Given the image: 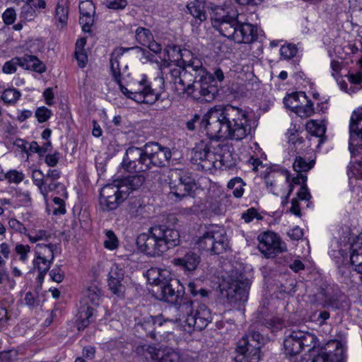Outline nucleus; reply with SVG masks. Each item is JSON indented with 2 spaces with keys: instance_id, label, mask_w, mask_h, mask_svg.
I'll use <instances>...</instances> for the list:
<instances>
[{
  "instance_id": "f257e3e1",
  "label": "nucleus",
  "mask_w": 362,
  "mask_h": 362,
  "mask_svg": "<svg viewBox=\"0 0 362 362\" xmlns=\"http://www.w3.org/2000/svg\"><path fill=\"white\" fill-rule=\"evenodd\" d=\"M210 139L241 141L252 134L248 114L238 107L227 105L211 108L200 122Z\"/></svg>"
},
{
  "instance_id": "f03ea898",
  "label": "nucleus",
  "mask_w": 362,
  "mask_h": 362,
  "mask_svg": "<svg viewBox=\"0 0 362 362\" xmlns=\"http://www.w3.org/2000/svg\"><path fill=\"white\" fill-rule=\"evenodd\" d=\"M238 11L232 7L217 6L211 17L213 27L223 36L237 43H251L257 38V28L238 19Z\"/></svg>"
},
{
  "instance_id": "7ed1b4c3",
  "label": "nucleus",
  "mask_w": 362,
  "mask_h": 362,
  "mask_svg": "<svg viewBox=\"0 0 362 362\" xmlns=\"http://www.w3.org/2000/svg\"><path fill=\"white\" fill-rule=\"evenodd\" d=\"M132 49H136L143 52L144 49L139 47H120L114 50L110 58V70L115 81L119 86L120 90L127 98H131L138 103H146L152 105L160 98V93L163 90L164 81L162 78H158L160 83V89L157 90L151 87V83L146 78H142L138 84V87L133 90H129L121 82V71L119 64L118 57L122 56L124 52Z\"/></svg>"
},
{
  "instance_id": "20e7f679",
  "label": "nucleus",
  "mask_w": 362,
  "mask_h": 362,
  "mask_svg": "<svg viewBox=\"0 0 362 362\" xmlns=\"http://www.w3.org/2000/svg\"><path fill=\"white\" fill-rule=\"evenodd\" d=\"M180 243V233L166 225H156L147 233L140 234L136 245L141 252L148 257H160Z\"/></svg>"
},
{
  "instance_id": "39448f33",
  "label": "nucleus",
  "mask_w": 362,
  "mask_h": 362,
  "mask_svg": "<svg viewBox=\"0 0 362 362\" xmlns=\"http://www.w3.org/2000/svg\"><path fill=\"white\" fill-rule=\"evenodd\" d=\"M265 339L256 324L251 325L236 344L235 362H259Z\"/></svg>"
},
{
  "instance_id": "423d86ee",
  "label": "nucleus",
  "mask_w": 362,
  "mask_h": 362,
  "mask_svg": "<svg viewBox=\"0 0 362 362\" xmlns=\"http://www.w3.org/2000/svg\"><path fill=\"white\" fill-rule=\"evenodd\" d=\"M174 308L179 313L174 318V323H178L184 320L189 327L202 331L212 320L211 310L204 304H199L189 300H184Z\"/></svg>"
},
{
  "instance_id": "0eeeda50",
  "label": "nucleus",
  "mask_w": 362,
  "mask_h": 362,
  "mask_svg": "<svg viewBox=\"0 0 362 362\" xmlns=\"http://www.w3.org/2000/svg\"><path fill=\"white\" fill-rule=\"evenodd\" d=\"M249 288V280L238 272H232L221 285L222 296L231 306L238 309L247 300Z\"/></svg>"
},
{
  "instance_id": "6e6552de",
  "label": "nucleus",
  "mask_w": 362,
  "mask_h": 362,
  "mask_svg": "<svg viewBox=\"0 0 362 362\" xmlns=\"http://www.w3.org/2000/svg\"><path fill=\"white\" fill-rule=\"evenodd\" d=\"M196 244L201 250L209 252L212 255H218L226 250L228 241L223 228L211 226L206 228L198 238Z\"/></svg>"
},
{
  "instance_id": "1a4fd4ad",
  "label": "nucleus",
  "mask_w": 362,
  "mask_h": 362,
  "mask_svg": "<svg viewBox=\"0 0 362 362\" xmlns=\"http://www.w3.org/2000/svg\"><path fill=\"white\" fill-rule=\"evenodd\" d=\"M124 187L119 185V181L105 185L100 193V205L103 211L116 209L128 197Z\"/></svg>"
},
{
  "instance_id": "9d476101",
  "label": "nucleus",
  "mask_w": 362,
  "mask_h": 362,
  "mask_svg": "<svg viewBox=\"0 0 362 362\" xmlns=\"http://www.w3.org/2000/svg\"><path fill=\"white\" fill-rule=\"evenodd\" d=\"M190 160L202 170H212L217 162L216 146L212 147L208 141H200L192 149Z\"/></svg>"
},
{
  "instance_id": "9b49d317",
  "label": "nucleus",
  "mask_w": 362,
  "mask_h": 362,
  "mask_svg": "<svg viewBox=\"0 0 362 362\" xmlns=\"http://www.w3.org/2000/svg\"><path fill=\"white\" fill-rule=\"evenodd\" d=\"M164 54L163 65L168 64V63H181V64H184L192 69L201 66L202 61L194 57L190 50L181 49L177 45H168L164 49Z\"/></svg>"
},
{
  "instance_id": "f8f14e48",
  "label": "nucleus",
  "mask_w": 362,
  "mask_h": 362,
  "mask_svg": "<svg viewBox=\"0 0 362 362\" xmlns=\"http://www.w3.org/2000/svg\"><path fill=\"white\" fill-rule=\"evenodd\" d=\"M156 269H151L147 272L148 280L152 279V283L158 287L160 299L168 303H174L179 297L178 291H175L174 286L177 284L176 280L168 281L163 278V273Z\"/></svg>"
},
{
  "instance_id": "ddd939ff",
  "label": "nucleus",
  "mask_w": 362,
  "mask_h": 362,
  "mask_svg": "<svg viewBox=\"0 0 362 362\" xmlns=\"http://www.w3.org/2000/svg\"><path fill=\"white\" fill-rule=\"evenodd\" d=\"M168 322H173V320L172 318L165 317L163 314L156 316L151 315L137 322L135 325V329L141 337L146 336L156 339L157 335L163 331V326Z\"/></svg>"
},
{
  "instance_id": "4468645a",
  "label": "nucleus",
  "mask_w": 362,
  "mask_h": 362,
  "mask_svg": "<svg viewBox=\"0 0 362 362\" xmlns=\"http://www.w3.org/2000/svg\"><path fill=\"white\" fill-rule=\"evenodd\" d=\"M122 167L127 172H145L149 170L144 147L130 146L126 150Z\"/></svg>"
},
{
  "instance_id": "2eb2a0df",
  "label": "nucleus",
  "mask_w": 362,
  "mask_h": 362,
  "mask_svg": "<svg viewBox=\"0 0 362 362\" xmlns=\"http://www.w3.org/2000/svg\"><path fill=\"white\" fill-rule=\"evenodd\" d=\"M196 73V76L199 77L197 86L195 90H199V93L202 97V100L206 102L213 100L218 93L217 87L213 84L214 81L213 76L206 71L201 62V66L192 69Z\"/></svg>"
},
{
  "instance_id": "dca6fc26",
  "label": "nucleus",
  "mask_w": 362,
  "mask_h": 362,
  "mask_svg": "<svg viewBox=\"0 0 362 362\" xmlns=\"http://www.w3.org/2000/svg\"><path fill=\"white\" fill-rule=\"evenodd\" d=\"M144 151L146 156L149 170L153 167L165 166L172 156L168 148L163 147L156 142L146 144L144 146Z\"/></svg>"
},
{
  "instance_id": "f3484780",
  "label": "nucleus",
  "mask_w": 362,
  "mask_h": 362,
  "mask_svg": "<svg viewBox=\"0 0 362 362\" xmlns=\"http://www.w3.org/2000/svg\"><path fill=\"white\" fill-rule=\"evenodd\" d=\"M349 151L352 155L362 153V109L355 111L349 125Z\"/></svg>"
},
{
  "instance_id": "a211bd4d",
  "label": "nucleus",
  "mask_w": 362,
  "mask_h": 362,
  "mask_svg": "<svg viewBox=\"0 0 362 362\" xmlns=\"http://www.w3.org/2000/svg\"><path fill=\"white\" fill-rule=\"evenodd\" d=\"M258 240L259 250L268 258L286 250V245L275 233L265 232L259 235Z\"/></svg>"
},
{
  "instance_id": "6ab92c4d",
  "label": "nucleus",
  "mask_w": 362,
  "mask_h": 362,
  "mask_svg": "<svg viewBox=\"0 0 362 362\" xmlns=\"http://www.w3.org/2000/svg\"><path fill=\"white\" fill-rule=\"evenodd\" d=\"M312 362H345L344 347L338 341L329 342Z\"/></svg>"
},
{
  "instance_id": "aec40b11",
  "label": "nucleus",
  "mask_w": 362,
  "mask_h": 362,
  "mask_svg": "<svg viewBox=\"0 0 362 362\" xmlns=\"http://www.w3.org/2000/svg\"><path fill=\"white\" fill-rule=\"evenodd\" d=\"M201 262V256L196 252L189 250L182 257H175L172 263L185 273L197 270Z\"/></svg>"
},
{
  "instance_id": "412c9836",
  "label": "nucleus",
  "mask_w": 362,
  "mask_h": 362,
  "mask_svg": "<svg viewBox=\"0 0 362 362\" xmlns=\"http://www.w3.org/2000/svg\"><path fill=\"white\" fill-rule=\"evenodd\" d=\"M216 159L217 162L214 166L215 169L225 167L230 168L236 165L235 155L230 151L228 145L218 144L216 146Z\"/></svg>"
},
{
  "instance_id": "4be33fe9",
  "label": "nucleus",
  "mask_w": 362,
  "mask_h": 362,
  "mask_svg": "<svg viewBox=\"0 0 362 362\" xmlns=\"http://www.w3.org/2000/svg\"><path fill=\"white\" fill-rule=\"evenodd\" d=\"M198 81L199 77L196 76V73L192 69L185 66L181 78H178V85L176 90L182 93H192L195 90Z\"/></svg>"
},
{
  "instance_id": "5701e85b",
  "label": "nucleus",
  "mask_w": 362,
  "mask_h": 362,
  "mask_svg": "<svg viewBox=\"0 0 362 362\" xmlns=\"http://www.w3.org/2000/svg\"><path fill=\"white\" fill-rule=\"evenodd\" d=\"M288 180L289 175L286 172L285 174L270 172L264 178L267 187L275 195H279L280 194L281 187H284L285 182H288Z\"/></svg>"
},
{
  "instance_id": "b1692460",
  "label": "nucleus",
  "mask_w": 362,
  "mask_h": 362,
  "mask_svg": "<svg viewBox=\"0 0 362 362\" xmlns=\"http://www.w3.org/2000/svg\"><path fill=\"white\" fill-rule=\"evenodd\" d=\"M350 261L354 269L361 274L362 281V233L354 240L350 247Z\"/></svg>"
},
{
  "instance_id": "393cba45",
  "label": "nucleus",
  "mask_w": 362,
  "mask_h": 362,
  "mask_svg": "<svg viewBox=\"0 0 362 362\" xmlns=\"http://www.w3.org/2000/svg\"><path fill=\"white\" fill-rule=\"evenodd\" d=\"M300 330L293 331L286 337L284 341V347L286 355L296 356L301 352L300 343L303 342L300 341Z\"/></svg>"
},
{
  "instance_id": "a878e982",
  "label": "nucleus",
  "mask_w": 362,
  "mask_h": 362,
  "mask_svg": "<svg viewBox=\"0 0 362 362\" xmlns=\"http://www.w3.org/2000/svg\"><path fill=\"white\" fill-rule=\"evenodd\" d=\"M145 177L143 175H129L119 180V185L124 187V191L128 196L130 191L136 190L140 188L145 182Z\"/></svg>"
},
{
  "instance_id": "bb28decb",
  "label": "nucleus",
  "mask_w": 362,
  "mask_h": 362,
  "mask_svg": "<svg viewBox=\"0 0 362 362\" xmlns=\"http://www.w3.org/2000/svg\"><path fill=\"white\" fill-rule=\"evenodd\" d=\"M21 66L23 69L32 70L38 73L45 71V64L35 56L31 54H25L20 57Z\"/></svg>"
},
{
  "instance_id": "cd10ccee",
  "label": "nucleus",
  "mask_w": 362,
  "mask_h": 362,
  "mask_svg": "<svg viewBox=\"0 0 362 362\" xmlns=\"http://www.w3.org/2000/svg\"><path fill=\"white\" fill-rule=\"evenodd\" d=\"M170 176L171 179L184 185L187 187L194 189L196 185L192 173L188 170L176 168L171 170Z\"/></svg>"
},
{
  "instance_id": "c85d7f7f",
  "label": "nucleus",
  "mask_w": 362,
  "mask_h": 362,
  "mask_svg": "<svg viewBox=\"0 0 362 362\" xmlns=\"http://www.w3.org/2000/svg\"><path fill=\"white\" fill-rule=\"evenodd\" d=\"M190 14L196 19L204 21L206 19V6L205 0H194L187 4Z\"/></svg>"
},
{
  "instance_id": "c756f323",
  "label": "nucleus",
  "mask_w": 362,
  "mask_h": 362,
  "mask_svg": "<svg viewBox=\"0 0 362 362\" xmlns=\"http://www.w3.org/2000/svg\"><path fill=\"white\" fill-rule=\"evenodd\" d=\"M164 349H156L150 345H142L136 347L138 354L142 355L146 360L160 362Z\"/></svg>"
},
{
  "instance_id": "7c9ffc66",
  "label": "nucleus",
  "mask_w": 362,
  "mask_h": 362,
  "mask_svg": "<svg viewBox=\"0 0 362 362\" xmlns=\"http://www.w3.org/2000/svg\"><path fill=\"white\" fill-rule=\"evenodd\" d=\"M69 0H58L54 12V18L63 27L66 25L69 11Z\"/></svg>"
},
{
  "instance_id": "2f4dec72",
  "label": "nucleus",
  "mask_w": 362,
  "mask_h": 362,
  "mask_svg": "<svg viewBox=\"0 0 362 362\" xmlns=\"http://www.w3.org/2000/svg\"><path fill=\"white\" fill-rule=\"evenodd\" d=\"M94 309L90 306H81L76 321L78 330H83L93 321Z\"/></svg>"
},
{
  "instance_id": "473e14b6",
  "label": "nucleus",
  "mask_w": 362,
  "mask_h": 362,
  "mask_svg": "<svg viewBox=\"0 0 362 362\" xmlns=\"http://www.w3.org/2000/svg\"><path fill=\"white\" fill-rule=\"evenodd\" d=\"M169 185L170 188L169 195L172 197H174L176 201H180L184 197L189 196L193 190V189L187 187L173 179L170 180Z\"/></svg>"
},
{
  "instance_id": "72a5a7b5",
  "label": "nucleus",
  "mask_w": 362,
  "mask_h": 362,
  "mask_svg": "<svg viewBox=\"0 0 362 362\" xmlns=\"http://www.w3.org/2000/svg\"><path fill=\"white\" fill-rule=\"evenodd\" d=\"M318 294L322 296L326 305L334 309H339L341 307V294L339 293L332 294L329 291L323 288H320Z\"/></svg>"
},
{
  "instance_id": "f704fd0d",
  "label": "nucleus",
  "mask_w": 362,
  "mask_h": 362,
  "mask_svg": "<svg viewBox=\"0 0 362 362\" xmlns=\"http://www.w3.org/2000/svg\"><path fill=\"white\" fill-rule=\"evenodd\" d=\"M100 296L101 290L98 284L96 282L91 283L86 287L84 291V296L94 305L99 304Z\"/></svg>"
},
{
  "instance_id": "c9c22d12",
  "label": "nucleus",
  "mask_w": 362,
  "mask_h": 362,
  "mask_svg": "<svg viewBox=\"0 0 362 362\" xmlns=\"http://www.w3.org/2000/svg\"><path fill=\"white\" fill-rule=\"evenodd\" d=\"M144 209L143 204L141 199L136 197H131L129 199L126 210L132 217H138L142 214Z\"/></svg>"
},
{
  "instance_id": "e433bc0d",
  "label": "nucleus",
  "mask_w": 362,
  "mask_h": 362,
  "mask_svg": "<svg viewBox=\"0 0 362 362\" xmlns=\"http://www.w3.org/2000/svg\"><path fill=\"white\" fill-rule=\"evenodd\" d=\"M86 39L81 38L77 40L75 48V57L77 60L78 65L81 68H83L87 62L88 57L84 50L86 45Z\"/></svg>"
},
{
  "instance_id": "4c0bfd02",
  "label": "nucleus",
  "mask_w": 362,
  "mask_h": 362,
  "mask_svg": "<svg viewBox=\"0 0 362 362\" xmlns=\"http://www.w3.org/2000/svg\"><path fill=\"white\" fill-rule=\"evenodd\" d=\"M42 251L35 252V257L33 260V266L38 272H47L51 267L53 260L41 257L40 255H43Z\"/></svg>"
},
{
  "instance_id": "58836bf2",
  "label": "nucleus",
  "mask_w": 362,
  "mask_h": 362,
  "mask_svg": "<svg viewBox=\"0 0 362 362\" xmlns=\"http://www.w3.org/2000/svg\"><path fill=\"white\" fill-rule=\"evenodd\" d=\"M163 66L170 68L169 75L176 88L178 85V78H181L185 65L181 64V63H168V64Z\"/></svg>"
},
{
  "instance_id": "ea45409f",
  "label": "nucleus",
  "mask_w": 362,
  "mask_h": 362,
  "mask_svg": "<svg viewBox=\"0 0 362 362\" xmlns=\"http://www.w3.org/2000/svg\"><path fill=\"white\" fill-rule=\"evenodd\" d=\"M300 98L306 100V95L303 92L294 93L284 99V105L286 107L295 110L299 107Z\"/></svg>"
},
{
  "instance_id": "a19ab883",
  "label": "nucleus",
  "mask_w": 362,
  "mask_h": 362,
  "mask_svg": "<svg viewBox=\"0 0 362 362\" xmlns=\"http://www.w3.org/2000/svg\"><path fill=\"white\" fill-rule=\"evenodd\" d=\"M21 93L16 88L6 89L1 95V100L8 105H14L19 100Z\"/></svg>"
},
{
  "instance_id": "79ce46f5",
  "label": "nucleus",
  "mask_w": 362,
  "mask_h": 362,
  "mask_svg": "<svg viewBox=\"0 0 362 362\" xmlns=\"http://www.w3.org/2000/svg\"><path fill=\"white\" fill-rule=\"evenodd\" d=\"M244 183L241 178L235 177L230 180L228 183V188L233 189V194L235 197L240 198L244 192Z\"/></svg>"
},
{
  "instance_id": "37998d69",
  "label": "nucleus",
  "mask_w": 362,
  "mask_h": 362,
  "mask_svg": "<svg viewBox=\"0 0 362 362\" xmlns=\"http://www.w3.org/2000/svg\"><path fill=\"white\" fill-rule=\"evenodd\" d=\"M136 39L139 43L146 46L153 39V35L148 29L139 27L136 30Z\"/></svg>"
},
{
  "instance_id": "c03bdc74",
  "label": "nucleus",
  "mask_w": 362,
  "mask_h": 362,
  "mask_svg": "<svg viewBox=\"0 0 362 362\" xmlns=\"http://www.w3.org/2000/svg\"><path fill=\"white\" fill-rule=\"evenodd\" d=\"M57 249V246L53 244L45 245V244H37L36 245L35 252L42 251L44 252L43 255H40L41 257H45L46 259L50 258L49 259L54 260V251Z\"/></svg>"
},
{
  "instance_id": "a18cd8bd",
  "label": "nucleus",
  "mask_w": 362,
  "mask_h": 362,
  "mask_svg": "<svg viewBox=\"0 0 362 362\" xmlns=\"http://www.w3.org/2000/svg\"><path fill=\"white\" fill-rule=\"evenodd\" d=\"M106 239L104 240V247L110 250H114L119 246V240L112 230L105 233Z\"/></svg>"
},
{
  "instance_id": "49530a36",
  "label": "nucleus",
  "mask_w": 362,
  "mask_h": 362,
  "mask_svg": "<svg viewBox=\"0 0 362 362\" xmlns=\"http://www.w3.org/2000/svg\"><path fill=\"white\" fill-rule=\"evenodd\" d=\"M314 165V161L306 162L302 157L298 156L293 162V169L298 173L307 172Z\"/></svg>"
},
{
  "instance_id": "de8ad7c7",
  "label": "nucleus",
  "mask_w": 362,
  "mask_h": 362,
  "mask_svg": "<svg viewBox=\"0 0 362 362\" xmlns=\"http://www.w3.org/2000/svg\"><path fill=\"white\" fill-rule=\"evenodd\" d=\"M14 252L18 259L22 262H25L28 259V255L30 252V247L28 245L17 243L14 247Z\"/></svg>"
},
{
  "instance_id": "09e8293b",
  "label": "nucleus",
  "mask_w": 362,
  "mask_h": 362,
  "mask_svg": "<svg viewBox=\"0 0 362 362\" xmlns=\"http://www.w3.org/2000/svg\"><path fill=\"white\" fill-rule=\"evenodd\" d=\"M306 127L311 134L320 138L324 136L326 132V128L323 124H318L314 121L308 122Z\"/></svg>"
},
{
  "instance_id": "8fccbe9b",
  "label": "nucleus",
  "mask_w": 362,
  "mask_h": 362,
  "mask_svg": "<svg viewBox=\"0 0 362 362\" xmlns=\"http://www.w3.org/2000/svg\"><path fill=\"white\" fill-rule=\"evenodd\" d=\"M17 66H21L20 57H14L6 62L2 67V71L7 74L15 73L17 69Z\"/></svg>"
},
{
  "instance_id": "3c124183",
  "label": "nucleus",
  "mask_w": 362,
  "mask_h": 362,
  "mask_svg": "<svg viewBox=\"0 0 362 362\" xmlns=\"http://www.w3.org/2000/svg\"><path fill=\"white\" fill-rule=\"evenodd\" d=\"M160 362H181L180 356L171 349H165Z\"/></svg>"
},
{
  "instance_id": "603ef678",
  "label": "nucleus",
  "mask_w": 362,
  "mask_h": 362,
  "mask_svg": "<svg viewBox=\"0 0 362 362\" xmlns=\"http://www.w3.org/2000/svg\"><path fill=\"white\" fill-rule=\"evenodd\" d=\"M122 281L108 279L110 289L117 296H121L124 292L125 287L122 283Z\"/></svg>"
},
{
  "instance_id": "864d4df0",
  "label": "nucleus",
  "mask_w": 362,
  "mask_h": 362,
  "mask_svg": "<svg viewBox=\"0 0 362 362\" xmlns=\"http://www.w3.org/2000/svg\"><path fill=\"white\" fill-rule=\"evenodd\" d=\"M300 333L301 334V337L300 339V341H302L301 349H303L304 346H310L314 347L315 345L316 337L310 334L309 332H304L300 330Z\"/></svg>"
},
{
  "instance_id": "5fc2aeb1",
  "label": "nucleus",
  "mask_w": 362,
  "mask_h": 362,
  "mask_svg": "<svg viewBox=\"0 0 362 362\" xmlns=\"http://www.w3.org/2000/svg\"><path fill=\"white\" fill-rule=\"evenodd\" d=\"M79 11L81 15H93L95 6L90 0H83L80 1Z\"/></svg>"
},
{
  "instance_id": "6e6d98bb",
  "label": "nucleus",
  "mask_w": 362,
  "mask_h": 362,
  "mask_svg": "<svg viewBox=\"0 0 362 362\" xmlns=\"http://www.w3.org/2000/svg\"><path fill=\"white\" fill-rule=\"evenodd\" d=\"M297 53V47L295 45L288 44L287 45L281 46L280 49V54L286 59L293 58Z\"/></svg>"
},
{
  "instance_id": "4d7b16f0",
  "label": "nucleus",
  "mask_w": 362,
  "mask_h": 362,
  "mask_svg": "<svg viewBox=\"0 0 362 362\" xmlns=\"http://www.w3.org/2000/svg\"><path fill=\"white\" fill-rule=\"evenodd\" d=\"M24 174L16 170H11L5 173L4 179H7L8 182L18 184L24 179Z\"/></svg>"
},
{
  "instance_id": "13d9d810",
  "label": "nucleus",
  "mask_w": 362,
  "mask_h": 362,
  "mask_svg": "<svg viewBox=\"0 0 362 362\" xmlns=\"http://www.w3.org/2000/svg\"><path fill=\"white\" fill-rule=\"evenodd\" d=\"M59 187L63 188L64 186L57 181L45 182V184H43V185H42L40 187V191L43 194V196L46 197L49 192L54 191Z\"/></svg>"
},
{
  "instance_id": "bf43d9fd",
  "label": "nucleus",
  "mask_w": 362,
  "mask_h": 362,
  "mask_svg": "<svg viewBox=\"0 0 362 362\" xmlns=\"http://www.w3.org/2000/svg\"><path fill=\"white\" fill-rule=\"evenodd\" d=\"M35 117L37 119V121L40 123L45 122L47 121L52 115V112L50 110L47 108L46 107H40L35 111Z\"/></svg>"
},
{
  "instance_id": "052dcab7",
  "label": "nucleus",
  "mask_w": 362,
  "mask_h": 362,
  "mask_svg": "<svg viewBox=\"0 0 362 362\" xmlns=\"http://www.w3.org/2000/svg\"><path fill=\"white\" fill-rule=\"evenodd\" d=\"M95 347L91 346L84 347L83 349V357H77L75 362H87L85 358L88 360H93L95 358Z\"/></svg>"
},
{
  "instance_id": "680f3d73",
  "label": "nucleus",
  "mask_w": 362,
  "mask_h": 362,
  "mask_svg": "<svg viewBox=\"0 0 362 362\" xmlns=\"http://www.w3.org/2000/svg\"><path fill=\"white\" fill-rule=\"evenodd\" d=\"M93 15H81L79 18L80 25L84 32H90L93 24Z\"/></svg>"
},
{
  "instance_id": "e2e57ef3",
  "label": "nucleus",
  "mask_w": 362,
  "mask_h": 362,
  "mask_svg": "<svg viewBox=\"0 0 362 362\" xmlns=\"http://www.w3.org/2000/svg\"><path fill=\"white\" fill-rule=\"evenodd\" d=\"M35 16V11L32 6L27 2L21 8V17L26 21H31Z\"/></svg>"
},
{
  "instance_id": "0e129e2a",
  "label": "nucleus",
  "mask_w": 362,
  "mask_h": 362,
  "mask_svg": "<svg viewBox=\"0 0 362 362\" xmlns=\"http://www.w3.org/2000/svg\"><path fill=\"white\" fill-rule=\"evenodd\" d=\"M16 18V11L13 8H7L2 14V19L6 25L13 24Z\"/></svg>"
},
{
  "instance_id": "69168bd1",
  "label": "nucleus",
  "mask_w": 362,
  "mask_h": 362,
  "mask_svg": "<svg viewBox=\"0 0 362 362\" xmlns=\"http://www.w3.org/2000/svg\"><path fill=\"white\" fill-rule=\"evenodd\" d=\"M124 276V272L118 265L114 264L110 271L109 272V278L115 280H123Z\"/></svg>"
},
{
  "instance_id": "338daca9",
  "label": "nucleus",
  "mask_w": 362,
  "mask_h": 362,
  "mask_svg": "<svg viewBox=\"0 0 362 362\" xmlns=\"http://www.w3.org/2000/svg\"><path fill=\"white\" fill-rule=\"evenodd\" d=\"M29 240L34 243L41 240H45L47 239L49 237V235L46 230H40L35 233H28L27 235Z\"/></svg>"
},
{
  "instance_id": "774afa93",
  "label": "nucleus",
  "mask_w": 362,
  "mask_h": 362,
  "mask_svg": "<svg viewBox=\"0 0 362 362\" xmlns=\"http://www.w3.org/2000/svg\"><path fill=\"white\" fill-rule=\"evenodd\" d=\"M32 179L34 182V184L39 188L45 184V175H43L41 170H35L33 171L32 173Z\"/></svg>"
}]
</instances>
